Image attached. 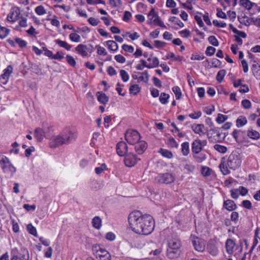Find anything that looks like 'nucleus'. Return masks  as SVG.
<instances>
[{
	"label": "nucleus",
	"instance_id": "obj_58",
	"mask_svg": "<svg viewBox=\"0 0 260 260\" xmlns=\"http://www.w3.org/2000/svg\"><path fill=\"white\" fill-rule=\"evenodd\" d=\"M109 3L113 7H120L122 4L121 0H110Z\"/></svg>",
	"mask_w": 260,
	"mask_h": 260
},
{
	"label": "nucleus",
	"instance_id": "obj_64",
	"mask_svg": "<svg viewBox=\"0 0 260 260\" xmlns=\"http://www.w3.org/2000/svg\"><path fill=\"white\" fill-rule=\"evenodd\" d=\"M88 21L92 26H96L100 22V21L98 19L93 17H90L88 19Z\"/></svg>",
	"mask_w": 260,
	"mask_h": 260
},
{
	"label": "nucleus",
	"instance_id": "obj_56",
	"mask_svg": "<svg viewBox=\"0 0 260 260\" xmlns=\"http://www.w3.org/2000/svg\"><path fill=\"white\" fill-rule=\"evenodd\" d=\"M13 68L11 66L8 67L4 71V73L2 74L4 76L7 77L9 78L11 74L12 73Z\"/></svg>",
	"mask_w": 260,
	"mask_h": 260
},
{
	"label": "nucleus",
	"instance_id": "obj_32",
	"mask_svg": "<svg viewBox=\"0 0 260 260\" xmlns=\"http://www.w3.org/2000/svg\"><path fill=\"white\" fill-rule=\"evenodd\" d=\"M247 136L251 139H258L260 137L259 133L254 130H248L247 132Z\"/></svg>",
	"mask_w": 260,
	"mask_h": 260
},
{
	"label": "nucleus",
	"instance_id": "obj_12",
	"mask_svg": "<svg viewBox=\"0 0 260 260\" xmlns=\"http://www.w3.org/2000/svg\"><path fill=\"white\" fill-rule=\"evenodd\" d=\"M152 15H153V17H155V18L154 19L153 21V23L155 25H158L160 27L166 28V26L164 24V22L161 20L160 18L159 17L158 15V13H156L155 11V10L154 8H152L150 10V11L148 13L149 16H151Z\"/></svg>",
	"mask_w": 260,
	"mask_h": 260
},
{
	"label": "nucleus",
	"instance_id": "obj_18",
	"mask_svg": "<svg viewBox=\"0 0 260 260\" xmlns=\"http://www.w3.org/2000/svg\"><path fill=\"white\" fill-rule=\"evenodd\" d=\"M223 207L228 211H234L237 208L236 203L231 200H227L223 202Z\"/></svg>",
	"mask_w": 260,
	"mask_h": 260
},
{
	"label": "nucleus",
	"instance_id": "obj_42",
	"mask_svg": "<svg viewBox=\"0 0 260 260\" xmlns=\"http://www.w3.org/2000/svg\"><path fill=\"white\" fill-rule=\"evenodd\" d=\"M140 91L139 86L137 84H134L129 87V92L131 94L136 95Z\"/></svg>",
	"mask_w": 260,
	"mask_h": 260
},
{
	"label": "nucleus",
	"instance_id": "obj_7",
	"mask_svg": "<svg viewBox=\"0 0 260 260\" xmlns=\"http://www.w3.org/2000/svg\"><path fill=\"white\" fill-rule=\"evenodd\" d=\"M12 254L11 260H28L29 258L28 252L25 248H21L20 253L16 248L13 249Z\"/></svg>",
	"mask_w": 260,
	"mask_h": 260
},
{
	"label": "nucleus",
	"instance_id": "obj_23",
	"mask_svg": "<svg viewBox=\"0 0 260 260\" xmlns=\"http://www.w3.org/2000/svg\"><path fill=\"white\" fill-rule=\"evenodd\" d=\"M96 95L98 101L101 103L105 105L108 102L109 98L105 93L99 91L96 93Z\"/></svg>",
	"mask_w": 260,
	"mask_h": 260
},
{
	"label": "nucleus",
	"instance_id": "obj_28",
	"mask_svg": "<svg viewBox=\"0 0 260 260\" xmlns=\"http://www.w3.org/2000/svg\"><path fill=\"white\" fill-rule=\"evenodd\" d=\"M56 44H58L60 47L64 48L67 50H70L72 48V46L68 44L66 41H63L59 39L54 41Z\"/></svg>",
	"mask_w": 260,
	"mask_h": 260
},
{
	"label": "nucleus",
	"instance_id": "obj_3",
	"mask_svg": "<svg viewBox=\"0 0 260 260\" xmlns=\"http://www.w3.org/2000/svg\"><path fill=\"white\" fill-rule=\"evenodd\" d=\"M181 242L177 238L169 239L167 251V256L171 259L178 257L181 253Z\"/></svg>",
	"mask_w": 260,
	"mask_h": 260
},
{
	"label": "nucleus",
	"instance_id": "obj_30",
	"mask_svg": "<svg viewBox=\"0 0 260 260\" xmlns=\"http://www.w3.org/2000/svg\"><path fill=\"white\" fill-rule=\"evenodd\" d=\"M92 226L96 229H100L102 226V220L99 216L94 217L92 220Z\"/></svg>",
	"mask_w": 260,
	"mask_h": 260
},
{
	"label": "nucleus",
	"instance_id": "obj_47",
	"mask_svg": "<svg viewBox=\"0 0 260 260\" xmlns=\"http://www.w3.org/2000/svg\"><path fill=\"white\" fill-rule=\"evenodd\" d=\"M214 148L218 152L221 153H224L227 151V148L225 146L220 145L219 144H215L214 146Z\"/></svg>",
	"mask_w": 260,
	"mask_h": 260
},
{
	"label": "nucleus",
	"instance_id": "obj_50",
	"mask_svg": "<svg viewBox=\"0 0 260 260\" xmlns=\"http://www.w3.org/2000/svg\"><path fill=\"white\" fill-rule=\"evenodd\" d=\"M15 42L19 45L20 48L25 47L27 45V42L25 41L22 40L19 38H16L15 39Z\"/></svg>",
	"mask_w": 260,
	"mask_h": 260
},
{
	"label": "nucleus",
	"instance_id": "obj_21",
	"mask_svg": "<svg viewBox=\"0 0 260 260\" xmlns=\"http://www.w3.org/2000/svg\"><path fill=\"white\" fill-rule=\"evenodd\" d=\"M20 12L19 10L11 11L7 16V20L10 22H15L19 18Z\"/></svg>",
	"mask_w": 260,
	"mask_h": 260
},
{
	"label": "nucleus",
	"instance_id": "obj_29",
	"mask_svg": "<svg viewBox=\"0 0 260 260\" xmlns=\"http://www.w3.org/2000/svg\"><path fill=\"white\" fill-rule=\"evenodd\" d=\"M181 152L184 156H187L189 153V144L187 142L181 144Z\"/></svg>",
	"mask_w": 260,
	"mask_h": 260
},
{
	"label": "nucleus",
	"instance_id": "obj_22",
	"mask_svg": "<svg viewBox=\"0 0 260 260\" xmlns=\"http://www.w3.org/2000/svg\"><path fill=\"white\" fill-rule=\"evenodd\" d=\"M204 125L202 124H195L192 126V131L197 134L202 136L204 135L205 133L203 131Z\"/></svg>",
	"mask_w": 260,
	"mask_h": 260
},
{
	"label": "nucleus",
	"instance_id": "obj_49",
	"mask_svg": "<svg viewBox=\"0 0 260 260\" xmlns=\"http://www.w3.org/2000/svg\"><path fill=\"white\" fill-rule=\"evenodd\" d=\"M120 75L123 82H126L129 79V75L128 73L124 70L120 71Z\"/></svg>",
	"mask_w": 260,
	"mask_h": 260
},
{
	"label": "nucleus",
	"instance_id": "obj_48",
	"mask_svg": "<svg viewBox=\"0 0 260 260\" xmlns=\"http://www.w3.org/2000/svg\"><path fill=\"white\" fill-rule=\"evenodd\" d=\"M35 12L39 15H43L46 13L45 9L42 5L37 7L35 8Z\"/></svg>",
	"mask_w": 260,
	"mask_h": 260
},
{
	"label": "nucleus",
	"instance_id": "obj_35",
	"mask_svg": "<svg viewBox=\"0 0 260 260\" xmlns=\"http://www.w3.org/2000/svg\"><path fill=\"white\" fill-rule=\"evenodd\" d=\"M182 57L179 55L175 56L174 53H170L166 56L167 59H170L172 61H180L182 59Z\"/></svg>",
	"mask_w": 260,
	"mask_h": 260
},
{
	"label": "nucleus",
	"instance_id": "obj_59",
	"mask_svg": "<svg viewBox=\"0 0 260 260\" xmlns=\"http://www.w3.org/2000/svg\"><path fill=\"white\" fill-rule=\"evenodd\" d=\"M242 206L247 209H251L252 208V204L249 200L243 201L242 202Z\"/></svg>",
	"mask_w": 260,
	"mask_h": 260
},
{
	"label": "nucleus",
	"instance_id": "obj_62",
	"mask_svg": "<svg viewBox=\"0 0 260 260\" xmlns=\"http://www.w3.org/2000/svg\"><path fill=\"white\" fill-rule=\"evenodd\" d=\"M64 57L63 53L62 51H58L56 54H53L52 59L60 60Z\"/></svg>",
	"mask_w": 260,
	"mask_h": 260
},
{
	"label": "nucleus",
	"instance_id": "obj_39",
	"mask_svg": "<svg viewBox=\"0 0 260 260\" xmlns=\"http://www.w3.org/2000/svg\"><path fill=\"white\" fill-rule=\"evenodd\" d=\"M10 30L0 25V38L4 39L9 34Z\"/></svg>",
	"mask_w": 260,
	"mask_h": 260
},
{
	"label": "nucleus",
	"instance_id": "obj_13",
	"mask_svg": "<svg viewBox=\"0 0 260 260\" xmlns=\"http://www.w3.org/2000/svg\"><path fill=\"white\" fill-rule=\"evenodd\" d=\"M63 144H64V140L61 137L60 134L51 140L50 146L52 148H55Z\"/></svg>",
	"mask_w": 260,
	"mask_h": 260
},
{
	"label": "nucleus",
	"instance_id": "obj_38",
	"mask_svg": "<svg viewBox=\"0 0 260 260\" xmlns=\"http://www.w3.org/2000/svg\"><path fill=\"white\" fill-rule=\"evenodd\" d=\"M238 18L240 23L245 25H249L251 23L250 18H248L246 15H244L242 18L238 17Z\"/></svg>",
	"mask_w": 260,
	"mask_h": 260
},
{
	"label": "nucleus",
	"instance_id": "obj_16",
	"mask_svg": "<svg viewBox=\"0 0 260 260\" xmlns=\"http://www.w3.org/2000/svg\"><path fill=\"white\" fill-rule=\"evenodd\" d=\"M152 59H153V63H150L149 64H148L147 63V62L143 59H141L140 60V62H141L142 65L143 66L144 68L146 67L148 69H151L153 68H155V67H158L159 61L158 58L156 57H154V58Z\"/></svg>",
	"mask_w": 260,
	"mask_h": 260
},
{
	"label": "nucleus",
	"instance_id": "obj_63",
	"mask_svg": "<svg viewBox=\"0 0 260 260\" xmlns=\"http://www.w3.org/2000/svg\"><path fill=\"white\" fill-rule=\"evenodd\" d=\"M122 48L125 51L128 52L129 53H132L134 50V47L133 46H129L126 44H123L122 46Z\"/></svg>",
	"mask_w": 260,
	"mask_h": 260
},
{
	"label": "nucleus",
	"instance_id": "obj_9",
	"mask_svg": "<svg viewBox=\"0 0 260 260\" xmlns=\"http://www.w3.org/2000/svg\"><path fill=\"white\" fill-rule=\"evenodd\" d=\"M207 144V141H201L197 139L193 141L191 144V151L194 154H199L203 149V147Z\"/></svg>",
	"mask_w": 260,
	"mask_h": 260
},
{
	"label": "nucleus",
	"instance_id": "obj_34",
	"mask_svg": "<svg viewBox=\"0 0 260 260\" xmlns=\"http://www.w3.org/2000/svg\"><path fill=\"white\" fill-rule=\"evenodd\" d=\"M138 74L142 75V76L139 77V81H144L145 83L148 82L149 80V75L147 71H145L143 73H138Z\"/></svg>",
	"mask_w": 260,
	"mask_h": 260
},
{
	"label": "nucleus",
	"instance_id": "obj_36",
	"mask_svg": "<svg viewBox=\"0 0 260 260\" xmlns=\"http://www.w3.org/2000/svg\"><path fill=\"white\" fill-rule=\"evenodd\" d=\"M193 157L197 162L201 163L206 158V155L204 154H194L193 155Z\"/></svg>",
	"mask_w": 260,
	"mask_h": 260
},
{
	"label": "nucleus",
	"instance_id": "obj_11",
	"mask_svg": "<svg viewBox=\"0 0 260 260\" xmlns=\"http://www.w3.org/2000/svg\"><path fill=\"white\" fill-rule=\"evenodd\" d=\"M127 146L124 142H119L116 145L117 153L120 156H125L127 153Z\"/></svg>",
	"mask_w": 260,
	"mask_h": 260
},
{
	"label": "nucleus",
	"instance_id": "obj_20",
	"mask_svg": "<svg viewBox=\"0 0 260 260\" xmlns=\"http://www.w3.org/2000/svg\"><path fill=\"white\" fill-rule=\"evenodd\" d=\"M5 173H11L12 175L16 171V168L13 166L10 161L2 168Z\"/></svg>",
	"mask_w": 260,
	"mask_h": 260
},
{
	"label": "nucleus",
	"instance_id": "obj_26",
	"mask_svg": "<svg viewBox=\"0 0 260 260\" xmlns=\"http://www.w3.org/2000/svg\"><path fill=\"white\" fill-rule=\"evenodd\" d=\"M45 136L43 131L41 128H37L35 131V137L38 141H41Z\"/></svg>",
	"mask_w": 260,
	"mask_h": 260
},
{
	"label": "nucleus",
	"instance_id": "obj_53",
	"mask_svg": "<svg viewBox=\"0 0 260 260\" xmlns=\"http://www.w3.org/2000/svg\"><path fill=\"white\" fill-rule=\"evenodd\" d=\"M10 161L9 159L5 155H0V165L2 168Z\"/></svg>",
	"mask_w": 260,
	"mask_h": 260
},
{
	"label": "nucleus",
	"instance_id": "obj_33",
	"mask_svg": "<svg viewBox=\"0 0 260 260\" xmlns=\"http://www.w3.org/2000/svg\"><path fill=\"white\" fill-rule=\"evenodd\" d=\"M170 98L169 94L165 92H162L160 94L159 100L160 102L163 104L166 105L168 103V99Z\"/></svg>",
	"mask_w": 260,
	"mask_h": 260
},
{
	"label": "nucleus",
	"instance_id": "obj_54",
	"mask_svg": "<svg viewBox=\"0 0 260 260\" xmlns=\"http://www.w3.org/2000/svg\"><path fill=\"white\" fill-rule=\"evenodd\" d=\"M209 43L214 46H218L219 43L217 39L214 36H211L208 38Z\"/></svg>",
	"mask_w": 260,
	"mask_h": 260
},
{
	"label": "nucleus",
	"instance_id": "obj_52",
	"mask_svg": "<svg viewBox=\"0 0 260 260\" xmlns=\"http://www.w3.org/2000/svg\"><path fill=\"white\" fill-rule=\"evenodd\" d=\"M66 60L68 63L72 67H75L76 64V62L74 57L70 55H67Z\"/></svg>",
	"mask_w": 260,
	"mask_h": 260
},
{
	"label": "nucleus",
	"instance_id": "obj_10",
	"mask_svg": "<svg viewBox=\"0 0 260 260\" xmlns=\"http://www.w3.org/2000/svg\"><path fill=\"white\" fill-rule=\"evenodd\" d=\"M124 156V161L125 165L128 167H132L135 166L137 161L140 160V159L137 157L136 155L132 152L127 153Z\"/></svg>",
	"mask_w": 260,
	"mask_h": 260
},
{
	"label": "nucleus",
	"instance_id": "obj_1",
	"mask_svg": "<svg viewBox=\"0 0 260 260\" xmlns=\"http://www.w3.org/2000/svg\"><path fill=\"white\" fill-rule=\"evenodd\" d=\"M128 220L131 229L138 234L149 235L154 229L153 217L150 215H143L139 211L131 213Z\"/></svg>",
	"mask_w": 260,
	"mask_h": 260
},
{
	"label": "nucleus",
	"instance_id": "obj_19",
	"mask_svg": "<svg viewBox=\"0 0 260 260\" xmlns=\"http://www.w3.org/2000/svg\"><path fill=\"white\" fill-rule=\"evenodd\" d=\"M235 246V241L231 239H228L225 242V247L226 251L229 254H232L234 252V248Z\"/></svg>",
	"mask_w": 260,
	"mask_h": 260
},
{
	"label": "nucleus",
	"instance_id": "obj_15",
	"mask_svg": "<svg viewBox=\"0 0 260 260\" xmlns=\"http://www.w3.org/2000/svg\"><path fill=\"white\" fill-rule=\"evenodd\" d=\"M65 132L67 133V139L68 142L71 143L75 141L77 137V133L76 131L72 130L69 128H66Z\"/></svg>",
	"mask_w": 260,
	"mask_h": 260
},
{
	"label": "nucleus",
	"instance_id": "obj_43",
	"mask_svg": "<svg viewBox=\"0 0 260 260\" xmlns=\"http://www.w3.org/2000/svg\"><path fill=\"white\" fill-rule=\"evenodd\" d=\"M172 90L175 94V96L177 100L180 99L182 93L179 87L176 86L172 88Z\"/></svg>",
	"mask_w": 260,
	"mask_h": 260
},
{
	"label": "nucleus",
	"instance_id": "obj_27",
	"mask_svg": "<svg viewBox=\"0 0 260 260\" xmlns=\"http://www.w3.org/2000/svg\"><path fill=\"white\" fill-rule=\"evenodd\" d=\"M247 123L246 118L244 116H239L236 120V126L238 127H242Z\"/></svg>",
	"mask_w": 260,
	"mask_h": 260
},
{
	"label": "nucleus",
	"instance_id": "obj_6",
	"mask_svg": "<svg viewBox=\"0 0 260 260\" xmlns=\"http://www.w3.org/2000/svg\"><path fill=\"white\" fill-rule=\"evenodd\" d=\"M175 176L169 173L159 174L156 178L155 180L159 184H169L174 182Z\"/></svg>",
	"mask_w": 260,
	"mask_h": 260
},
{
	"label": "nucleus",
	"instance_id": "obj_40",
	"mask_svg": "<svg viewBox=\"0 0 260 260\" xmlns=\"http://www.w3.org/2000/svg\"><path fill=\"white\" fill-rule=\"evenodd\" d=\"M228 118V116L227 115H223L222 114L219 113L217 115V117L216 119V121L217 123L220 124L223 123Z\"/></svg>",
	"mask_w": 260,
	"mask_h": 260
},
{
	"label": "nucleus",
	"instance_id": "obj_25",
	"mask_svg": "<svg viewBox=\"0 0 260 260\" xmlns=\"http://www.w3.org/2000/svg\"><path fill=\"white\" fill-rule=\"evenodd\" d=\"M149 247L151 248L154 249V250L152 249V251L150 252V254H151L152 252L153 253V255H157L159 254L161 252V248L160 247H158L156 248L157 245L156 243L153 242H151L149 244Z\"/></svg>",
	"mask_w": 260,
	"mask_h": 260
},
{
	"label": "nucleus",
	"instance_id": "obj_60",
	"mask_svg": "<svg viewBox=\"0 0 260 260\" xmlns=\"http://www.w3.org/2000/svg\"><path fill=\"white\" fill-rule=\"evenodd\" d=\"M217 13L216 15L218 17L223 18V19H226L227 16L226 15L224 12H223L221 9L220 8H217Z\"/></svg>",
	"mask_w": 260,
	"mask_h": 260
},
{
	"label": "nucleus",
	"instance_id": "obj_8",
	"mask_svg": "<svg viewBox=\"0 0 260 260\" xmlns=\"http://www.w3.org/2000/svg\"><path fill=\"white\" fill-rule=\"evenodd\" d=\"M190 239L196 250L203 252L205 249V242L204 240L193 235H191Z\"/></svg>",
	"mask_w": 260,
	"mask_h": 260
},
{
	"label": "nucleus",
	"instance_id": "obj_2",
	"mask_svg": "<svg viewBox=\"0 0 260 260\" xmlns=\"http://www.w3.org/2000/svg\"><path fill=\"white\" fill-rule=\"evenodd\" d=\"M241 163V159L240 154L236 152H233L229 156L226 161H221L219 168L224 175L230 173L229 169L236 170L239 168Z\"/></svg>",
	"mask_w": 260,
	"mask_h": 260
},
{
	"label": "nucleus",
	"instance_id": "obj_37",
	"mask_svg": "<svg viewBox=\"0 0 260 260\" xmlns=\"http://www.w3.org/2000/svg\"><path fill=\"white\" fill-rule=\"evenodd\" d=\"M225 74L226 71L225 70H220V71H219L216 76L217 81L219 83H221L223 81L224 77L225 75Z\"/></svg>",
	"mask_w": 260,
	"mask_h": 260
},
{
	"label": "nucleus",
	"instance_id": "obj_46",
	"mask_svg": "<svg viewBox=\"0 0 260 260\" xmlns=\"http://www.w3.org/2000/svg\"><path fill=\"white\" fill-rule=\"evenodd\" d=\"M169 21L172 22H174L176 24H177L180 27H184V24L183 22L181 21V20L176 17L173 16L170 18Z\"/></svg>",
	"mask_w": 260,
	"mask_h": 260
},
{
	"label": "nucleus",
	"instance_id": "obj_55",
	"mask_svg": "<svg viewBox=\"0 0 260 260\" xmlns=\"http://www.w3.org/2000/svg\"><path fill=\"white\" fill-rule=\"evenodd\" d=\"M216 49L214 47L212 46H208L205 51V53L207 56H211L213 55L215 52Z\"/></svg>",
	"mask_w": 260,
	"mask_h": 260
},
{
	"label": "nucleus",
	"instance_id": "obj_45",
	"mask_svg": "<svg viewBox=\"0 0 260 260\" xmlns=\"http://www.w3.org/2000/svg\"><path fill=\"white\" fill-rule=\"evenodd\" d=\"M70 40L74 42H80L81 41L80 36L76 33H71L69 35Z\"/></svg>",
	"mask_w": 260,
	"mask_h": 260
},
{
	"label": "nucleus",
	"instance_id": "obj_5",
	"mask_svg": "<svg viewBox=\"0 0 260 260\" xmlns=\"http://www.w3.org/2000/svg\"><path fill=\"white\" fill-rule=\"evenodd\" d=\"M125 139L131 145L136 144L140 139V135L136 130L128 129L125 134Z\"/></svg>",
	"mask_w": 260,
	"mask_h": 260
},
{
	"label": "nucleus",
	"instance_id": "obj_14",
	"mask_svg": "<svg viewBox=\"0 0 260 260\" xmlns=\"http://www.w3.org/2000/svg\"><path fill=\"white\" fill-rule=\"evenodd\" d=\"M134 145L135 150L139 154H143L147 147V144L144 141H139Z\"/></svg>",
	"mask_w": 260,
	"mask_h": 260
},
{
	"label": "nucleus",
	"instance_id": "obj_57",
	"mask_svg": "<svg viewBox=\"0 0 260 260\" xmlns=\"http://www.w3.org/2000/svg\"><path fill=\"white\" fill-rule=\"evenodd\" d=\"M95 48L97 49V53L99 55H107V53L104 47H101L100 45H96Z\"/></svg>",
	"mask_w": 260,
	"mask_h": 260
},
{
	"label": "nucleus",
	"instance_id": "obj_41",
	"mask_svg": "<svg viewBox=\"0 0 260 260\" xmlns=\"http://www.w3.org/2000/svg\"><path fill=\"white\" fill-rule=\"evenodd\" d=\"M159 152L161 153V154L168 158H171L173 157V154L170 151L167 149H164L162 148H161L160 149Z\"/></svg>",
	"mask_w": 260,
	"mask_h": 260
},
{
	"label": "nucleus",
	"instance_id": "obj_4",
	"mask_svg": "<svg viewBox=\"0 0 260 260\" xmlns=\"http://www.w3.org/2000/svg\"><path fill=\"white\" fill-rule=\"evenodd\" d=\"M93 254L99 260H111L110 253L100 245H93L92 247Z\"/></svg>",
	"mask_w": 260,
	"mask_h": 260
},
{
	"label": "nucleus",
	"instance_id": "obj_61",
	"mask_svg": "<svg viewBox=\"0 0 260 260\" xmlns=\"http://www.w3.org/2000/svg\"><path fill=\"white\" fill-rule=\"evenodd\" d=\"M242 106L245 109H248L251 108V104L249 100H244L241 103Z\"/></svg>",
	"mask_w": 260,
	"mask_h": 260
},
{
	"label": "nucleus",
	"instance_id": "obj_17",
	"mask_svg": "<svg viewBox=\"0 0 260 260\" xmlns=\"http://www.w3.org/2000/svg\"><path fill=\"white\" fill-rule=\"evenodd\" d=\"M76 51L78 54L83 57L86 56L88 54L87 51L89 50L85 45L79 44L75 48Z\"/></svg>",
	"mask_w": 260,
	"mask_h": 260
},
{
	"label": "nucleus",
	"instance_id": "obj_31",
	"mask_svg": "<svg viewBox=\"0 0 260 260\" xmlns=\"http://www.w3.org/2000/svg\"><path fill=\"white\" fill-rule=\"evenodd\" d=\"M107 45L109 50L116 51L118 49V46L117 44L113 40L107 41Z\"/></svg>",
	"mask_w": 260,
	"mask_h": 260
},
{
	"label": "nucleus",
	"instance_id": "obj_24",
	"mask_svg": "<svg viewBox=\"0 0 260 260\" xmlns=\"http://www.w3.org/2000/svg\"><path fill=\"white\" fill-rule=\"evenodd\" d=\"M240 3L248 10L251 9L254 5L256 6V4L251 2L249 0H240Z\"/></svg>",
	"mask_w": 260,
	"mask_h": 260
},
{
	"label": "nucleus",
	"instance_id": "obj_44",
	"mask_svg": "<svg viewBox=\"0 0 260 260\" xmlns=\"http://www.w3.org/2000/svg\"><path fill=\"white\" fill-rule=\"evenodd\" d=\"M27 230L31 235H34L35 237L38 236L36 229L32 225V224L30 223L27 225Z\"/></svg>",
	"mask_w": 260,
	"mask_h": 260
},
{
	"label": "nucleus",
	"instance_id": "obj_51",
	"mask_svg": "<svg viewBox=\"0 0 260 260\" xmlns=\"http://www.w3.org/2000/svg\"><path fill=\"white\" fill-rule=\"evenodd\" d=\"M212 170L207 167H204L202 169V174L205 177L209 176L211 175Z\"/></svg>",
	"mask_w": 260,
	"mask_h": 260
}]
</instances>
